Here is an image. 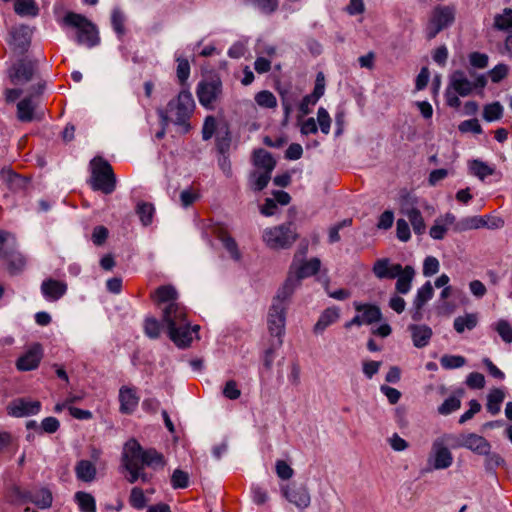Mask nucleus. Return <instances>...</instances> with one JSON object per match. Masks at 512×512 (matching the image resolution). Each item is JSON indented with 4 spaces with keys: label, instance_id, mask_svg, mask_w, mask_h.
I'll list each match as a JSON object with an SVG mask.
<instances>
[{
    "label": "nucleus",
    "instance_id": "nucleus-1",
    "mask_svg": "<svg viewBox=\"0 0 512 512\" xmlns=\"http://www.w3.org/2000/svg\"><path fill=\"white\" fill-rule=\"evenodd\" d=\"M153 299L157 305L167 304L162 310V321L165 324L169 338L180 348L189 346L193 340L192 333H197L199 326L191 330L186 316V308L176 302L178 293L171 285L158 287Z\"/></svg>",
    "mask_w": 512,
    "mask_h": 512
},
{
    "label": "nucleus",
    "instance_id": "nucleus-2",
    "mask_svg": "<svg viewBox=\"0 0 512 512\" xmlns=\"http://www.w3.org/2000/svg\"><path fill=\"white\" fill-rule=\"evenodd\" d=\"M122 464L129 472L128 481L135 483L139 479L140 470L144 466L156 468L165 465L164 456L153 448L143 450L139 442L130 439L124 445L122 452Z\"/></svg>",
    "mask_w": 512,
    "mask_h": 512
},
{
    "label": "nucleus",
    "instance_id": "nucleus-3",
    "mask_svg": "<svg viewBox=\"0 0 512 512\" xmlns=\"http://www.w3.org/2000/svg\"><path fill=\"white\" fill-rule=\"evenodd\" d=\"M292 294L293 279H290L278 290L268 311V330L272 337L277 338V346H281L283 343L282 336L285 331L286 310Z\"/></svg>",
    "mask_w": 512,
    "mask_h": 512
},
{
    "label": "nucleus",
    "instance_id": "nucleus-4",
    "mask_svg": "<svg viewBox=\"0 0 512 512\" xmlns=\"http://www.w3.org/2000/svg\"><path fill=\"white\" fill-rule=\"evenodd\" d=\"M195 102L189 91H181L177 98L172 99L167 104L164 111L175 125L180 127L181 133H188L191 129L189 119L194 111Z\"/></svg>",
    "mask_w": 512,
    "mask_h": 512
},
{
    "label": "nucleus",
    "instance_id": "nucleus-5",
    "mask_svg": "<svg viewBox=\"0 0 512 512\" xmlns=\"http://www.w3.org/2000/svg\"><path fill=\"white\" fill-rule=\"evenodd\" d=\"M60 23L64 27L76 30V41L79 45L91 48L100 41L96 25L81 14L67 12Z\"/></svg>",
    "mask_w": 512,
    "mask_h": 512
},
{
    "label": "nucleus",
    "instance_id": "nucleus-6",
    "mask_svg": "<svg viewBox=\"0 0 512 512\" xmlns=\"http://www.w3.org/2000/svg\"><path fill=\"white\" fill-rule=\"evenodd\" d=\"M91 168L90 183L93 190L111 194L116 187V179L111 165L101 157H96L91 161Z\"/></svg>",
    "mask_w": 512,
    "mask_h": 512
},
{
    "label": "nucleus",
    "instance_id": "nucleus-7",
    "mask_svg": "<svg viewBox=\"0 0 512 512\" xmlns=\"http://www.w3.org/2000/svg\"><path fill=\"white\" fill-rule=\"evenodd\" d=\"M399 211L410 222L413 231L417 235H422L426 231L421 211L418 208V198L407 190H402L398 198Z\"/></svg>",
    "mask_w": 512,
    "mask_h": 512
},
{
    "label": "nucleus",
    "instance_id": "nucleus-8",
    "mask_svg": "<svg viewBox=\"0 0 512 512\" xmlns=\"http://www.w3.org/2000/svg\"><path fill=\"white\" fill-rule=\"evenodd\" d=\"M298 234L291 222L267 228L263 232V241L271 249L290 248L297 240Z\"/></svg>",
    "mask_w": 512,
    "mask_h": 512
},
{
    "label": "nucleus",
    "instance_id": "nucleus-9",
    "mask_svg": "<svg viewBox=\"0 0 512 512\" xmlns=\"http://www.w3.org/2000/svg\"><path fill=\"white\" fill-rule=\"evenodd\" d=\"M454 439V435L444 434L433 441L428 462L434 469L443 470L452 465L453 455L450 452L448 445L451 444L453 446L455 443Z\"/></svg>",
    "mask_w": 512,
    "mask_h": 512
},
{
    "label": "nucleus",
    "instance_id": "nucleus-10",
    "mask_svg": "<svg viewBox=\"0 0 512 512\" xmlns=\"http://www.w3.org/2000/svg\"><path fill=\"white\" fill-rule=\"evenodd\" d=\"M469 75L474 78L470 81L464 71L456 70L449 77V88H452L459 96H469L474 89H483L487 85V78L484 74L476 75L473 71H469Z\"/></svg>",
    "mask_w": 512,
    "mask_h": 512
},
{
    "label": "nucleus",
    "instance_id": "nucleus-11",
    "mask_svg": "<svg viewBox=\"0 0 512 512\" xmlns=\"http://www.w3.org/2000/svg\"><path fill=\"white\" fill-rule=\"evenodd\" d=\"M196 94L199 103L207 109H213L214 104L222 95V81L217 76L203 79L197 85Z\"/></svg>",
    "mask_w": 512,
    "mask_h": 512
},
{
    "label": "nucleus",
    "instance_id": "nucleus-12",
    "mask_svg": "<svg viewBox=\"0 0 512 512\" xmlns=\"http://www.w3.org/2000/svg\"><path fill=\"white\" fill-rule=\"evenodd\" d=\"M454 19L455 14L454 10L451 7H436L426 27L427 38L429 40L435 38L440 31L450 26L454 22Z\"/></svg>",
    "mask_w": 512,
    "mask_h": 512
},
{
    "label": "nucleus",
    "instance_id": "nucleus-13",
    "mask_svg": "<svg viewBox=\"0 0 512 512\" xmlns=\"http://www.w3.org/2000/svg\"><path fill=\"white\" fill-rule=\"evenodd\" d=\"M283 497L299 509H305L310 505L311 497L306 485L287 484L281 486Z\"/></svg>",
    "mask_w": 512,
    "mask_h": 512
},
{
    "label": "nucleus",
    "instance_id": "nucleus-14",
    "mask_svg": "<svg viewBox=\"0 0 512 512\" xmlns=\"http://www.w3.org/2000/svg\"><path fill=\"white\" fill-rule=\"evenodd\" d=\"M453 447H464L475 454H487L491 450V444L482 436L475 433L461 434L455 436Z\"/></svg>",
    "mask_w": 512,
    "mask_h": 512
},
{
    "label": "nucleus",
    "instance_id": "nucleus-15",
    "mask_svg": "<svg viewBox=\"0 0 512 512\" xmlns=\"http://www.w3.org/2000/svg\"><path fill=\"white\" fill-rule=\"evenodd\" d=\"M35 72V64L26 59L15 62L8 70V76L15 85L25 84L32 80Z\"/></svg>",
    "mask_w": 512,
    "mask_h": 512
},
{
    "label": "nucleus",
    "instance_id": "nucleus-16",
    "mask_svg": "<svg viewBox=\"0 0 512 512\" xmlns=\"http://www.w3.org/2000/svg\"><path fill=\"white\" fill-rule=\"evenodd\" d=\"M321 262L318 258H312L309 261L303 262L300 266L296 267L295 263L291 265L289 276L285 282L293 279V292L299 286L300 281L309 276L315 275L320 269Z\"/></svg>",
    "mask_w": 512,
    "mask_h": 512
},
{
    "label": "nucleus",
    "instance_id": "nucleus-17",
    "mask_svg": "<svg viewBox=\"0 0 512 512\" xmlns=\"http://www.w3.org/2000/svg\"><path fill=\"white\" fill-rule=\"evenodd\" d=\"M41 410V402L38 400H29L26 398H18L13 400L7 406V412L13 417H27L36 415Z\"/></svg>",
    "mask_w": 512,
    "mask_h": 512
},
{
    "label": "nucleus",
    "instance_id": "nucleus-18",
    "mask_svg": "<svg viewBox=\"0 0 512 512\" xmlns=\"http://www.w3.org/2000/svg\"><path fill=\"white\" fill-rule=\"evenodd\" d=\"M41 358L42 348L39 344H35L17 360L16 366L21 371H30L38 367Z\"/></svg>",
    "mask_w": 512,
    "mask_h": 512
},
{
    "label": "nucleus",
    "instance_id": "nucleus-19",
    "mask_svg": "<svg viewBox=\"0 0 512 512\" xmlns=\"http://www.w3.org/2000/svg\"><path fill=\"white\" fill-rule=\"evenodd\" d=\"M378 279H394L401 272L400 264H391L388 258L378 259L372 268Z\"/></svg>",
    "mask_w": 512,
    "mask_h": 512
},
{
    "label": "nucleus",
    "instance_id": "nucleus-20",
    "mask_svg": "<svg viewBox=\"0 0 512 512\" xmlns=\"http://www.w3.org/2000/svg\"><path fill=\"white\" fill-rule=\"evenodd\" d=\"M67 291L65 282L52 278L46 279L41 284V292L43 296L50 301L59 300Z\"/></svg>",
    "mask_w": 512,
    "mask_h": 512
},
{
    "label": "nucleus",
    "instance_id": "nucleus-21",
    "mask_svg": "<svg viewBox=\"0 0 512 512\" xmlns=\"http://www.w3.org/2000/svg\"><path fill=\"white\" fill-rule=\"evenodd\" d=\"M408 330L411 333L413 345L417 348H423L429 344L433 335L432 329L427 325L412 324Z\"/></svg>",
    "mask_w": 512,
    "mask_h": 512
},
{
    "label": "nucleus",
    "instance_id": "nucleus-22",
    "mask_svg": "<svg viewBox=\"0 0 512 512\" xmlns=\"http://www.w3.org/2000/svg\"><path fill=\"white\" fill-rule=\"evenodd\" d=\"M354 308L358 313H361L363 324L370 325L382 319V313L378 306L371 304L354 303Z\"/></svg>",
    "mask_w": 512,
    "mask_h": 512
},
{
    "label": "nucleus",
    "instance_id": "nucleus-23",
    "mask_svg": "<svg viewBox=\"0 0 512 512\" xmlns=\"http://www.w3.org/2000/svg\"><path fill=\"white\" fill-rule=\"evenodd\" d=\"M340 317V310L336 307L325 309L320 315L318 321L314 325L313 331L315 334H321L324 330L337 322Z\"/></svg>",
    "mask_w": 512,
    "mask_h": 512
},
{
    "label": "nucleus",
    "instance_id": "nucleus-24",
    "mask_svg": "<svg viewBox=\"0 0 512 512\" xmlns=\"http://www.w3.org/2000/svg\"><path fill=\"white\" fill-rule=\"evenodd\" d=\"M119 401L121 412L130 414L137 407L139 398L133 389L122 387L119 391Z\"/></svg>",
    "mask_w": 512,
    "mask_h": 512
},
{
    "label": "nucleus",
    "instance_id": "nucleus-25",
    "mask_svg": "<svg viewBox=\"0 0 512 512\" xmlns=\"http://www.w3.org/2000/svg\"><path fill=\"white\" fill-rule=\"evenodd\" d=\"M415 276V270L412 266H401V272L397 275L395 289L400 294H407L411 289V283Z\"/></svg>",
    "mask_w": 512,
    "mask_h": 512
},
{
    "label": "nucleus",
    "instance_id": "nucleus-26",
    "mask_svg": "<svg viewBox=\"0 0 512 512\" xmlns=\"http://www.w3.org/2000/svg\"><path fill=\"white\" fill-rule=\"evenodd\" d=\"M24 502H32L40 509H47L52 504V494L48 489H41L35 493L27 492L23 495Z\"/></svg>",
    "mask_w": 512,
    "mask_h": 512
},
{
    "label": "nucleus",
    "instance_id": "nucleus-27",
    "mask_svg": "<svg viewBox=\"0 0 512 512\" xmlns=\"http://www.w3.org/2000/svg\"><path fill=\"white\" fill-rule=\"evenodd\" d=\"M35 103L32 100V95L22 99L17 104V118L21 122H31L33 120Z\"/></svg>",
    "mask_w": 512,
    "mask_h": 512
},
{
    "label": "nucleus",
    "instance_id": "nucleus-28",
    "mask_svg": "<svg viewBox=\"0 0 512 512\" xmlns=\"http://www.w3.org/2000/svg\"><path fill=\"white\" fill-rule=\"evenodd\" d=\"M17 249L15 236L10 232L0 231V259L9 257Z\"/></svg>",
    "mask_w": 512,
    "mask_h": 512
},
{
    "label": "nucleus",
    "instance_id": "nucleus-29",
    "mask_svg": "<svg viewBox=\"0 0 512 512\" xmlns=\"http://www.w3.org/2000/svg\"><path fill=\"white\" fill-rule=\"evenodd\" d=\"M75 473L79 480L92 482L96 476V467L88 460H80L75 466Z\"/></svg>",
    "mask_w": 512,
    "mask_h": 512
},
{
    "label": "nucleus",
    "instance_id": "nucleus-30",
    "mask_svg": "<svg viewBox=\"0 0 512 512\" xmlns=\"http://www.w3.org/2000/svg\"><path fill=\"white\" fill-rule=\"evenodd\" d=\"M254 164L263 169V172L272 173L275 168L276 162L272 155L264 149L254 151Z\"/></svg>",
    "mask_w": 512,
    "mask_h": 512
},
{
    "label": "nucleus",
    "instance_id": "nucleus-31",
    "mask_svg": "<svg viewBox=\"0 0 512 512\" xmlns=\"http://www.w3.org/2000/svg\"><path fill=\"white\" fill-rule=\"evenodd\" d=\"M7 265V269L10 274L15 275L25 267L26 260L24 256L17 250H15L9 257L3 259Z\"/></svg>",
    "mask_w": 512,
    "mask_h": 512
},
{
    "label": "nucleus",
    "instance_id": "nucleus-32",
    "mask_svg": "<svg viewBox=\"0 0 512 512\" xmlns=\"http://www.w3.org/2000/svg\"><path fill=\"white\" fill-rule=\"evenodd\" d=\"M478 323V317L476 314L470 313L464 316L456 317L454 320V329L458 333H463L466 329L472 330Z\"/></svg>",
    "mask_w": 512,
    "mask_h": 512
},
{
    "label": "nucleus",
    "instance_id": "nucleus-33",
    "mask_svg": "<svg viewBox=\"0 0 512 512\" xmlns=\"http://www.w3.org/2000/svg\"><path fill=\"white\" fill-rule=\"evenodd\" d=\"M505 398V393L499 388L492 389L488 394L487 410L492 415L500 412V405Z\"/></svg>",
    "mask_w": 512,
    "mask_h": 512
},
{
    "label": "nucleus",
    "instance_id": "nucleus-34",
    "mask_svg": "<svg viewBox=\"0 0 512 512\" xmlns=\"http://www.w3.org/2000/svg\"><path fill=\"white\" fill-rule=\"evenodd\" d=\"M1 175L12 189H24L28 184V181L25 178H22L9 168H3L1 170Z\"/></svg>",
    "mask_w": 512,
    "mask_h": 512
},
{
    "label": "nucleus",
    "instance_id": "nucleus-35",
    "mask_svg": "<svg viewBox=\"0 0 512 512\" xmlns=\"http://www.w3.org/2000/svg\"><path fill=\"white\" fill-rule=\"evenodd\" d=\"M81 512H96L95 498L87 492L79 491L75 494Z\"/></svg>",
    "mask_w": 512,
    "mask_h": 512
},
{
    "label": "nucleus",
    "instance_id": "nucleus-36",
    "mask_svg": "<svg viewBox=\"0 0 512 512\" xmlns=\"http://www.w3.org/2000/svg\"><path fill=\"white\" fill-rule=\"evenodd\" d=\"M434 290L431 282H426L420 289H418L416 297L413 301V306L423 308V306L433 297Z\"/></svg>",
    "mask_w": 512,
    "mask_h": 512
},
{
    "label": "nucleus",
    "instance_id": "nucleus-37",
    "mask_svg": "<svg viewBox=\"0 0 512 512\" xmlns=\"http://www.w3.org/2000/svg\"><path fill=\"white\" fill-rule=\"evenodd\" d=\"M271 174L263 171H254L250 174V185L254 191L263 190L269 183Z\"/></svg>",
    "mask_w": 512,
    "mask_h": 512
},
{
    "label": "nucleus",
    "instance_id": "nucleus-38",
    "mask_svg": "<svg viewBox=\"0 0 512 512\" xmlns=\"http://www.w3.org/2000/svg\"><path fill=\"white\" fill-rule=\"evenodd\" d=\"M155 209L151 203L139 202L136 207V213L144 226L152 223Z\"/></svg>",
    "mask_w": 512,
    "mask_h": 512
},
{
    "label": "nucleus",
    "instance_id": "nucleus-39",
    "mask_svg": "<svg viewBox=\"0 0 512 512\" xmlns=\"http://www.w3.org/2000/svg\"><path fill=\"white\" fill-rule=\"evenodd\" d=\"M15 12L20 16H36L38 8L34 0H17L14 4Z\"/></svg>",
    "mask_w": 512,
    "mask_h": 512
},
{
    "label": "nucleus",
    "instance_id": "nucleus-40",
    "mask_svg": "<svg viewBox=\"0 0 512 512\" xmlns=\"http://www.w3.org/2000/svg\"><path fill=\"white\" fill-rule=\"evenodd\" d=\"M485 225H486V222L481 217H478V216L467 217L465 219H462L457 224H455V231L461 232V231L470 230V229H477V228L483 227Z\"/></svg>",
    "mask_w": 512,
    "mask_h": 512
},
{
    "label": "nucleus",
    "instance_id": "nucleus-41",
    "mask_svg": "<svg viewBox=\"0 0 512 512\" xmlns=\"http://www.w3.org/2000/svg\"><path fill=\"white\" fill-rule=\"evenodd\" d=\"M144 333L150 339H157L161 333V324L154 317H147L144 320Z\"/></svg>",
    "mask_w": 512,
    "mask_h": 512
},
{
    "label": "nucleus",
    "instance_id": "nucleus-42",
    "mask_svg": "<svg viewBox=\"0 0 512 512\" xmlns=\"http://www.w3.org/2000/svg\"><path fill=\"white\" fill-rule=\"evenodd\" d=\"M502 115L503 107L499 102H494L484 107L483 118L488 122L499 120Z\"/></svg>",
    "mask_w": 512,
    "mask_h": 512
},
{
    "label": "nucleus",
    "instance_id": "nucleus-43",
    "mask_svg": "<svg viewBox=\"0 0 512 512\" xmlns=\"http://www.w3.org/2000/svg\"><path fill=\"white\" fill-rule=\"evenodd\" d=\"M244 2L257 7L264 14H272L278 8L277 0H244Z\"/></svg>",
    "mask_w": 512,
    "mask_h": 512
},
{
    "label": "nucleus",
    "instance_id": "nucleus-44",
    "mask_svg": "<svg viewBox=\"0 0 512 512\" xmlns=\"http://www.w3.org/2000/svg\"><path fill=\"white\" fill-rule=\"evenodd\" d=\"M440 364L445 369L460 368L466 364V359L460 355H443Z\"/></svg>",
    "mask_w": 512,
    "mask_h": 512
},
{
    "label": "nucleus",
    "instance_id": "nucleus-45",
    "mask_svg": "<svg viewBox=\"0 0 512 512\" xmlns=\"http://www.w3.org/2000/svg\"><path fill=\"white\" fill-rule=\"evenodd\" d=\"M470 169L471 172L481 180L494 173L493 168L480 160H473L470 164Z\"/></svg>",
    "mask_w": 512,
    "mask_h": 512
},
{
    "label": "nucleus",
    "instance_id": "nucleus-46",
    "mask_svg": "<svg viewBox=\"0 0 512 512\" xmlns=\"http://www.w3.org/2000/svg\"><path fill=\"white\" fill-rule=\"evenodd\" d=\"M256 103L265 108H274L277 105L276 97L270 91L264 90L256 94Z\"/></svg>",
    "mask_w": 512,
    "mask_h": 512
},
{
    "label": "nucleus",
    "instance_id": "nucleus-47",
    "mask_svg": "<svg viewBox=\"0 0 512 512\" xmlns=\"http://www.w3.org/2000/svg\"><path fill=\"white\" fill-rule=\"evenodd\" d=\"M189 484V475L187 472L176 469L171 476V485L174 489L186 488Z\"/></svg>",
    "mask_w": 512,
    "mask_h": 512
},
{
    "label": "nucleus",
    "instance_id": "nucleus-48",
    "mask_svg": "<svg viewBox=\"0 0 512 512\" xmlns=\"http://www.w3.org/2000/svg\"><path fill=\"white\" fill-rule=\"evenodd\" d=\"M495 27L499 30L512 28V9L506 8L502 14L495 17Z\"/></svg>",
    "mask_w": 512,
    "mask_h": 512
},
{
    "label": "nucleus",
    "instance_id": "nucleus-49",
    "mask_svg": "<svg viewBox=\"0 0 512 512\" xmlns=\"http://www.w3.org/2000/svg\"><path fill=\"white\" fill-rule=\"evenodd\" d=\"M485 458V469L488 472H493L496 468L503 466L505 460L497 453H491V450L487 454H483Z\"/></svg>",
    "mask_w": 512,
    "mask_h": 512
},
{
    "label": "nucleus",
    "instance_id": "nucleus-50",
    "mask_svg": "<svg viewBox=\"0 0 512 512\" xmlns=\"http://www.w3.org/2000/svg\"><path fill=\"white\" fill-rule=\"evenodd\" d=\"M461 406V401L457 397H449L447 398L439 407L438 412L441 415H448L456 410H458Z\"/></svg>",
    "mask_w": 512,
    "mask_h": 512
},
{
    "label": "nucleus",
    "instance_id": "nucleus-51",
    "mask_svg": "<svg viewBox=\"0 0 512 512\" xmlns=\"http://www.w3.org/2000/svg\"><path fill=\"white\" fill-rule=\"evenodd\" d=\"M221 241L225 249L230 253L231 258L238 261L241 258V254L238 250V246L234 238L229 235H223Z\"/></svg>",
    "mask_w": 512,
    "mask_h": 512
},
{
    "label": "nucleus",
    "instance_id": "nucleus-52",
    "mask_svg": "<svg viewBox=\"0 0 512 512\" xmlns=\"http://www.w3.org/2000/svg\"><path fill=\"white\" fill-rule=\"evenodd\" d=\"M222 394L229 400H236L241 396V390L238 388L236 381L229 380L225 383Z\"/></svg>",
    "mask_w": 512,
    "mask_h": 512
},
{
    "label": "nucleus",
    "instance_id": "nucleus-53",
    "mask_svg": "<svg viewBox=\"0 0 512 512\" xmlns=\"http://www.w3.org/2000/svg\"><path fill=\"white\" fill-rule=\"evenodd\" d=\"M495 329L503 341L512 343V327L506 320H499Z\"/></svg>",
    "mask_w": 512,
    "mask_h": 512
},
{
    "label": "nucleus",
    "instance_id": "nucleus-54",
    "mask_svg": "<svg viewBox=\"0 0 512 512\" xmlns=\"http://www.w3.org/2000/svg\"><path fill=\"white\" fill-rule=\"evenodd\" d=\"M488 55L480 52H472L469 54L470 65L474 68L484 69L488 66Z\"/></svg>",
    "mask_w": 512,
    "mask_h": 512
},
{
    "label": "nucleus",
    "instance_id": "nucleus-55",
    "mask_svg": "<svg viewBox=\"0 0 512 512\" xmlns=\"http://www.w3.org/2000/svg\"><path fill=\"white\" fill-rule=\"evenodd\" d=\"M279 93L281 95V102L285 116L288 117L293 109L295 97L287 89H281L279 90Z\"/></svg>",
    "mask_w": 512,
    "mask_h": 512
},
{
    "label": "nucleus",
    "instance_id": "nucleus-56",
    "mask_svg": "<svg viewBox=\"0 0 512 512\" xmlns=\"http://www.w3.org/2000/svg\"><path fill=\"white\" fill-rule=\"evenodd\" d=\"M325 91V77L322 72H319L316 77L314 90L309 94L313 99L312 102H317L324 94Z\"/></svg>",
    "mask_w": 512,
    "mask_h": 512
},
{
    "label": "nucleus",
    "instance_id": "nucleus-57",
    "mask_svg": "<svg viewBox=\"0 0 512 512\" xmlns=\"http://www.w3.org/2000/svg\"><path fill=\"white\" fill-rule=\"evenodd\" d=\"M130 504L136 509H142L146 505V498L142 489L134 487L130 494Z\"/></svg>",
    "mask_w": 512,
    "mask_h": 512
},
{
    "label": "nucleus",
    "instance_id": "nucleus-58",
    "mask_svg": "<svg viewBox=\"0 0 512 512\" xmlns=\"http://www.w3.org/2000/svg\"><path fill=\"white\" fill-rule=\"evenodd\" d=\"M396 235L400 241L407 242L410 237V228L408 221L405 219H398L396 223Z\"/></svg>",
    "mask_w": 512,
    "mask_h": 512
},
{
    "label": "nucleus",
    "instance_id": "nucleus-59",
    "mask_svg": "<svg viewBox=\"0 0 512 512\" xmlns=\"http://www.w3.org/2000/svg\"><path fill=\"white\" fill-rule=\"evenodd\" d=\"M317 121H318L321 131L324 134H328L330 132L331 118L325 108L320 107L318 109Z\"/></svg>",
    "mask_w": 512,
    "mask_h": 512
},
{
    "label": "nucleus",
    "instance_id": "nucleus-60",
    "mask_svg": "<svg viewBox=\"0 0 512 512\" xmlns=\"http://www.w3.org/2000/svg\"><path fill=\"white\" fill-rule=\"evenodd\" d=\"M439 261L437 258L433 256H428L425 258L423 263V274L426 277L432 276L439 271Z\"/></svg>",
    "mask_w": 512,
    "mask_h": 512
},
{
    "label": "nucleus",
    "instance_id": "nucleus-61",
    "mask_svg": "<svg viewBox=\"0 0 512 512\" xmlns=\"http://www.w3.org/2000/svg\"><path fill=\"white\" fill-rule=\"evenodd\" d=\"M466 384L472 389H482L485 386V377L479 372H472L467 376Z\"/></svg>",
    "mask_w": 512,
    "mask_h": 512
},
{
    "label": "nucleus",
    "instance_id": "nucleus-62",
    "mask_svg": "<svg viewBox=\"0 0 512 512\" xmlns=\"http://www.w3.org/2000/svg\"><path fill=\"white\" fill-rule=\"evenodd\" d=\"M124 20H125V18H124L123 13L118 9H114L112 12V16H111V23H112L114 30L119 35L124 34V31H125Z\"/></svg>",
    "mask_w": 512,
    "mask_h": 512
},
{
    "label": "nucleus",
    "instance_id": "nucleus-63",
    "mask_svg": "<svg viewBox=\"0 0 512 512\" xmlns=\"http://www.w3.org/2000/svg\"><path fill=\"white\" fill-rule=\"evenodd\" d=\"M459 130L463 133L472 132L475 134L482 133V127L477 119H469L460 123Z\"/></svg>",
    "mask_w": 512,
    "mask_h": 512
},
{
    "label": "nucleus",
    "instance_id": "nucleus-64",
    "mask_svg": "<svg viewBox=\"0 0 512 512\" xmlns=\"http://www.w3.org/2000/svg\"><path fill=\"white\" fill-rule=\"evenodd\" d=\"M447 230L448 228L436 218L434 224L429 230V235L435 240H442L445 237Z\"/></svg>",
    "mask_w": 512,
    "mask_h": 512
}]
</instances>
